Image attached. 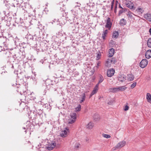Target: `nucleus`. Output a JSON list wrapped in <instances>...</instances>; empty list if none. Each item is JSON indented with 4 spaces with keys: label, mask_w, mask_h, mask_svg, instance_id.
Here are the masks:
<instances>
[{
    "label": "nucleus",
    "mask_w": 151,
    "mask_h": 151,
    "mask_svg": "<svg viewBox=\"0 0 151 151\" xmlns=\"http://www.w3.org/2000/svg\"><path fill=\"white\" fill-rule=\"evenodd\" d=\"M147 64V60L146 59H143L140 63L139 66L141 68H144L146 66Z\"/></svg>",
    "instance_id": "6e6552de"
},
{
    "label": "nucleus",
    "mask_w": 151,
    "mask_h": 151,
    "mask_svg": "<svg viewBox=\"0 0 151 151\" xmlns=\"http://www.w3.org/2000/svg\"><path fill=\"white\" fill-rule=\"evenodd\" d=\"M144 17L147 20L149 21H151V14H146L145 15Z\"/></svg>",
    "instance_id": "2eb2a0df"
},
{
    "label": "nucleus",
    "mask_w": 151,
    "mask_h": 151,
    "mask_svg": "<svg viewBox=\"0 0 151 151\" xmlns=\"http://www.w3.org/2000/svg\"><path fill=\"white\" fill-rule=\"evenodd\" d=\"M108 31L107 29H106L105 31H104L103 32H105L106 33V34H107V33H108Z\"/></svg>",
    "instance_id": "49530a36"
},
{
    "label": "nucleus",
    "mask_w": 151,
    "mask_h": 151,
    "mask_svg": "<svg viewBox=\"0 0 151 151\" xmlns=\"http://www.w3.org/2000/svg\"><path fill=\"white\" fill-rule=\"evenodd\" d=\"M101 64V62L100 61H98L97 63V65L96 66L97 68H99V67L100 66Z\"/></svg>",
    "instance_id": "e433bc0d"
},
{
    "label": "nucleus",
    "mask_w": 151,
    "mask_h": 151,
    "mask_svg": "<svg viewBox=\"0 0 151 151\" xmlns=\"http://www.w3.org/2000/svg\"><path fill=\"white\" fill-rule=\"evenodd\" d=\"M12 68H13V67H14V66H12Z\"/></svg>",
    "instance_id": "052dcab7"
},
{
    "label": "nucleus",
    "mask_w": 151,
    "mask_h": 151,
    "mask_svg": "<svg viewBox=\"0 0 151 151\" xmlns=\"http://www.w3.org/2000/svg\"><path fill=\"white\" fill-rule=\"evenodd\" d=\"M119 8H121L122 9H123V8L119 4Z\"/></svg>",
    "instance_id": "3c124183"
},
{
    "label": "nucleus",
    "mask_w": 151,
    "mask_h": 151,
    "mask_svg": "<svg viewBox=\"0 0 151 151\" xmlns=\"http://www.w3.org/2000/svg\"><path fill=\"white\" fill-rule=\"evenodd\" d=\"M6 37H4L3 36H1L0 37V43L3 44L4 47H5L6 49H7V45L6 44ZM5 49V48L4 49Z\"/></svg>",
    "instance_id": "39448f33"
},
{
    "label": "nucleus",
    "mask_w": 151,
    "mask_h": 151,
    "mask_svg": "<svg viewBox=\"0 0 151 151\" xmlns=\"http://www.w3.org/2000/svg\"><path fill=\"white\" fill-rule=\"evenodd\" d=\"M134 78L133 75L131 74L128 75L127 79L129 81H132L133 80Z\"/></svg>",
    "instance_id": "dca6fc26"
},
{
    "label": "nucleus",
    "mask_w": 151,
    "mask_h": 151,
    "mask_svg": "<svg viewBox=\"0 0 151 151\" xmlns=\"http://www.w3.org/2000/svg\"><path fill=\"white\" fill-rule=\"evenodd\" d=\"M84 101V100H82L81 99H80V103H81L83 102Z\"/></svg>",
    "instance_id": "09e8293b"
},
{
    "label": "nucleus",
    "mask_w": 151,
    "mask_h": 151,
    "mask_svg": "<svg viewBox=\"0 0 151 151\" xmlns=\"http://www.w3.org/2000/svg\"><path fill=\"white\" fill-rule=\"evenodd\" d=\"M126 21L124 19H122L120 20V24L121 25H124L126 24Z\"/></svg>",
    "instance_id": "4be33fe9"
},
{
    "label": "nucleus",
    "mask_w": 151,
    "mask_h": 151,
    "mask_svg": "<svg viewBox=\"0 0 151 151\" xmlns=\"http://www.w3.org/2000/svg\"><path fill=\"white\" fill-rule=\"evenodd\" d=\"M93 126V123L92 122H90L87 125V128L88 129H92Z\"/></svg>",
    "instance_id": "412c9836"
},
{
    "label": "nucleus",
    "mask_w": 151,
    "mask_h": 151,
    "mask_svg": "<svg viewBox=\"0 0 151 151\" xmlns=\"http://www.w3.org/2000/svg\"><path fill=\"white\" fill-rule=\"evenodd\" d=\"M23 129H24V130H25L26 128L25 127H23Z\"/></svg>",
    "instance_id": "4d7b16f0"
},
{
    "label": "nucleus",
    "mask_w": 151,
    "mask_h": 151,
    "mask_svg": "<svg viewBox=\"0 0 151 151\" xmlns=\"http://www.w3.org/2000/svg\"><path fill=\"white\" fill-rule=\"evenodd\" d=\"M119 91H123L125 90L127 88V87L125 86H119L118 87Z\"/></svg>",
    "instance_id": "aec40b11"
},
{
    "label": "nucleus",
    "mask_w": 151,
    "mask_h": 151,
    "mask_svg": "<svg viewBox=\"0 0 151 151\" xmlns=\"http://www.w3.org/2000/svg\"><path fill=\"white\" fill-rule=\"evenodd\" d=\"M81 109V106L79 104L77 107L75 108V110L76 111H80Z\"/></svg>",
    "instance_id": "a878e982"
},
{
    "label": "nucleus",
    "mask_w": 151,
    "mask_h": 151,
    "mask_svg": "<svg viewBox=\"0 0 151 151\" xmlns=\"http://www.w3.org/2000/svg\"><path fill=\"white\" fill-rule=\"evenodd\" d=\"M116 9H115L114 12L116 13Z\"/></svg>",
    "instance_id": "6e6d98bb"
},
{
    "label": "nucleus",
    "mask_w": 151,
    "mask_h": 151,
    "mask_svg": "<svg viewBox=\"0 0 151 151\" xmlns=\"http://www.w3.org/2000/svg\"><path fill=\"white\" fill-rule=\"evenodd\" d=\"M127 11V9H122L120 10L119 12V14L120 15L122 14L124 12H125Z\"/></svg>",
    "instance_id": "cd10ccee"
},
{
    "label": "nucleus",
    "mask_w": 151,
    "mask_h": 151,
    "mask_svg": "<svg viewBox=\"0 0 151 151\" xmlns=\"http://www.w3.org/2000/svg\"><path fill=\"white\" fill-rule=\"evenodd\" d=\"M149 31L150 33V35H151V28L150 29Z\"/></svg>",
    "instance_id": "603ef678"
},
{
    "label": "nucleus",
    "mask_w": 151,
    "mask_h": 151,
    "mask_svg": "<svg viewBox=\"0 0 151 151\" xmlns=\"http://www.w3.org/2000/svg\"><path fill=\"white\" fill-rule=\"evenodd\" d=\"M137 84L136 82H134L131 85L130 87L131 88H133L136 86Z\"/></svg>",
    "instance_id": "c9c22d12"
},
{
    "label": "nucleus",
    "mask_w": 151,
    "mask_h": 151,
    "mask_svg": "<svg viewBox=\"0 0 151 151\" xmlns=\"http://www.w3.org/2000/svg\"><path fill=\"white\" fill-rule=\"evenodd\" d=\"M101 56V54L100 52L98 53L96 56V60H99Z\"/></svg>",
    "instance_id": "473e14b6"
},
{
    "label": "nucleus",
    "mask_w": 151,
    "mask_h": 151,
    "mask_svg": "<svg viewBox=\"0 0 151 151\" xmlns=\"http://www.w3.org/2000/svg\"><path fill=\"white\" fill-rule=\"evenodd\" d=\"M13 58H14L15 60L16 59H19V58H21V56L20 55V53L19 52L17 53L16 54H15L13 56Z\"/></svg>",
    "instance_id": "a211bd4d"
},
{
    "label": "nucleus",
    "mask_w": 151,
    "mask_h": 151,
    "mask_svg": "<svg viewBox=\"0 0 151 151\" xmlns=\"http://www.w3.org/2000/svg\"><path fill=\"white\" fill-rule=\"evenodd\" d=\"M115 70L114 69L112 68L108 70L107 71V75L108 77H111L114 74Z\"/></svg>",
    "instance_id": "1a4fd4ad"
},
{
    "label": "nucleus",
    "mask_w": 151,
    "mask_h": 151,
    "mask_svg": "<svg viewBox=\"0 0 151 151\" xmlns=\"http://www.w3.org/2000/svg\"><path fill=\"white\" fill-rule=\"evenodd\" d=\"M126 144V142L124 141L119 142L115 147H113L112 149L113 150H114L116 149L121 148L124 146Z\"/></svg>",
    "instance_id": "f03ea898"
},
{
    "label": "nucleus",
    "mask_w": 151,
    "mask_h": 151,
    "mask_svg": "<svg viewBox=\"0 0 151 151\" xmlns=\"http://www.w3.org/2000/svg\"><path fill=\"white\" fill-rule=\"evenodd\" d=\"M145 57L147 59H149L151 57V50H148L146 52Z\"/></svg>",
    "instance_id": "4468645a"
},
{
    "label": "nucleus",
    "mask_w": 151,
    "mask_h": 151,
    "mask_svg": "<svg viewBox=\"0 0 151 151\" xmlns=\"http://www.w3.org/2000/svg\"><path fill=\"white\" fill-rule=\"evenodd\" d=\"M99 83H100L103 81L104 78L101 75H99Z\"/></svg>",
    "instance_id": "393cba45"
},
{
    "label": "nucleus",
    "mask_w": 151,
    "mask_h": 151,
    "mask_svg": "<svg viewBox=\"0 0 151 151\" xmlns=\"http://www.w3.org/2000/svg\"><path fill=\"white\" fill-rule=\"evenodd\" d=\"M66 130H64L62 131V132L60 134V136L63 137H65L67 136V131L68 130V129L67 128L66 129Z\"/></svg>",
    "instance_id": "ddd939ff"
},
{
    "label": "nucleus",
    "mask_w": 151,
    "mask_h": 151,
    "mask_svg": "<svg viewBox=\"0 0 151 151\" xmlns=\"http://www.w3.org/2000/svg\"><path fill=\"white\" fill-rule=\"evenodd\" d=\"M134 14L133 13H132L131 12H128V14H127V16L128 17H130L131 18H133V15Z\"/></svg>",
    "instance_id": "c756f323"
},
{
    "label": "nucleus",
    "mask_w": 151,
    "mask_h": 151,
    "mask_svg": "<svg viewBox=\"0 0 151 151\" xmlns=\"http://www.w3.org/2000/svg\"><path fill=\"white\" fill-rule=\"evenodd\" d=\"M102 136L106 138H110L111 137V136L110 135L104 134H102Z\"/></svg>",
    "instance_id": "2f4dec72"
},
{
    "label": "nucleus",
    "mask_w": 151,
    "mask_h": 151,
    "mask_svg": "<svg viewBox=\"0 0 151 151\" xmlns=\"http://www.w3.org/2000/svg\"><path fill=\"white\" fill-rule=\"evenodd\" d=\"M107 34H106L105 33L103 32V33L102 34V37L103 39L104 40L105 39V37L106 36Z\"/></svg>",
    "instance_id": "4c0bfd02"
},
{
    "label": "nucleus",
    "mask_w": 151,
    "mask_h": 151,
    "mask_svg": "<svg viewBox=\"0 0 151 151\" xmlns=\"http://www.w3.org/2000/svg\"><path fill=\"white\" fill-rule=\"evenodd\" d=\"M0 52H1V50H0Z\"/></svg>",
    "instance_id": "680f3d73"
},
{
    "label": "nucleus",
    "mask_w": 151,
    "mask_h": 151,
    "mask_svg": "<svg viewBox=\"0 0 151 151\" xmlns=\"http://www.w3.org/2000/svg\"><path fill=\"white\" fill-rule=\"evenodd\" d=\"M99 83L96 84L95 86V87L94 88H97V89H98V87L99 86Z\"/></svg>",
    "instance_id": "37998d69"
},
{
    "label": "nucleus",
    "mask_w": 151,
    "mask_h": 151,
    "mask_svg": "<svg viewBox=\"0 0 151 151\" xmlns=\"http://www.w3.org/2000/svg\"><path fill=\"white\" fill-rule=\"evenodd\" d=\"M98 91V89H97V88H94V89L92 92L90 94V96H92L94 94H95Z\"/></svg>",
    "instance_id": "b1692460"
},
{
    "label": "nucleus",
    "mask_w": 151,
    "mask_h": 151,
    "mask_svg": "<svg viewBox=\"0 0 151 151\" xmlns=\"http://www.w3.org/2000/svg\"><path fill=\"white\" fill-rule=\"evenodd\" d=\"M146 98L147 101L151 104V95L149 93H147L146 95Z\"/></svg>",
    "instance_id": "f3484780"
},
{
    "label": "nucleus",
    "mask_w": 151,
    "mask_h": 151,
    "mask_svg": "<svg viewBox=\"0 0 151 151\" xmlns=\"http://www.w3.org/2000/svg\"><path fill=\"white\" fill-rule=\"evenodd\" d=\"M112 104V102L111 101H109L108 103V104L109 105H111Z\"/></svg>",
    "instance_id": "de8ad7c7"
},
{
    "label": "nucleus",
    "mask_w": 151,
    "mask_h": 151,
    "mask_svg": "<svg viewBox=\"0 0 151 151\" xmlns=\"http://www.w3.org/2000/svg\"><path fill=\"white\" fill-rule=\"evenodd\" d=\"M108 56L109 58H111L113 56L114 54V49L113 48H111L109 50Z\"/></svg>",
    "instance_id": "f8f14e48"
},
{
    "label": "nucleus",
    "mask_w": 151,
    "mask_h": 151,
    "mask_svg": "<svg viewBox=\"0 0 151 151\" xmlns=\"http://www.w3.org/2000/svg\"><path fill=\"white\" fill-rule=\"evenodd\" d=\"M28 5V4L27 3H26V4L24 3L23 4V5H22L20 6V8H21L22 10H25V8H26V6Z\"/></svg>",
    "instance_id": "5701e85b"
},
{
    "label": "nucleus",
    "mask_w": 151,
    "mask_h": 151,
    "mask_svg": "<svg viewBox=\"0 0 151 151\" xmlns=\"http://www.w3.org/2000/svg\"><path fill=\"white\" fill-rule=\"evenodd\" d=\"M126 80V77L124 75H120L118 77V80L120 81L121 82L125 81Z\"/></svg>",
    "instance_id": "9b49d317"
},
{
    "label": "nucleus",
    "mask_w": 151,
    "mask_h": 151,
    "mask_svg": "<svg viewBox=\"0 0 151 151\" xmlns=\"http://www.w3.org/2000/svg\"><path fill=\"white\" fill-rule=\"evenodd\" d=\"M77 4H78V5H78L77 6H79L80 5H81L80 4V3H78V2H77Z\"/></svg>",
    "instance_id": "5fc2aeb1"
},
{
    "label": "nucleus",
    "mask_w": 151,
    "mask_h": 151,
    "mask_svg": "<svg viewBox=\"0 0 151 151\" xmlns=\"http://www.w3.org/2000/svg\"><path fill=\"white\" fill-rule=\"evenodd\" d=\"M110 43L111 44L112 43V44L113 45V44H114L115 43V42H114L113 40H111L110 41Z\"/></svg>",
    "instance_id": "a18cd8bd"
},
{
    "label": "nucleus",
    "mask_w": 151,
    "mask_h": 151,
    "mask_svg": "<svg viewBox=\"0 0 151 151\" xmlns=\"http://www.w3.org/2000/svg\"><path fill=\"white\" fill-rule=\"evenodd\" d=\"M4 53H5L6 54L7 53L10 54V52L8 50H7L6 51L4 52Z\"/></svg>",
    "instance_id": "c03bdc74"
},
{
    "label": "nucleus",
    "mask_w": 151,
    "mask_h": 151,
    "mask_svg": "<svg viewBox=\"0 0 151 151\" xmlns=\"http://www.w3.org/2000/svg\"><path fill=\"white\" fill-rule=\"evenodd\" d=\"M138 11H139L141 13H142L143 12V10L141 8H139L138 9Z\"/></svg>",
    "instance_id": "79ce46f5"
},
{
    "label": "nucleus",
    "mask_w": 151,
    "mask_h": 151,
    "mask_svg": "<svg viewBox=\"0 0 151 151\" xmlns=\"http://www.w3.org/2000/svg\"><path fill=\"white\" fill-rule=\"evenodd\" d=\"M81 99L85 101V99H86V95H85V93H82V94H81Z\"/></svg>",
    "instance_id": "7c9ffc66"
},
{
    "label": "nucleus",
    "mask_w": 151,
    "mask_h": 151,
    "mask_svg": "<svg viewBox=\"0 0 151 151\" xmlns=\"http://www.w3.org/2000/svg\"><path fill=\"white\" fill-rule=\"evenodd\" d=\"M129 109V106L127 105H126L125 106V108L124 109V110L125 111L128 110Z\"/></svg>",
    "instance_id": "ea45409f"
},
{
    "label": "nucleus",
    "mask_w": 151,
    "mask_h": 151,
    "mask_svg": "<svg viewBox=\"0 0 151 151\" xmlns=\"http://www.w3.org/2000/svg\"><path fill=\"white\" fill-rule=\"evenodd\" d=\"M116 62L115 59L112 58L108 59L106 62L105 65L107 67H110L112 64H115Z\"/></svg>",
    "instance_id": "f257e3e1"
},
{
    "label": "nucleus",
    "mask_w": 151,
    "mask_h": 151,
    "mask_svg": "<svg viewBox=\"0 0 151 151\" xmlns=\"http://www.w3.org/2000/svg\"><path fill=\"white\" fill-rule=\"evenodd\" d=\"M114 2V0H113L111 3V9H113Z\"/></svg>",
    "instance_id": "58836bf2"
},
{
    "label": "nucleus",
    "mask_w": 151,
    "mask_h": 151,
    "mask_svg": "<svg viewBox=\"0 0 151 151\" xmlns=\"http://www.w3.org/2000/svg\"><path fill=\"white\" fill-rule=\"evenodd\" d=\"M55 146V143H52V144H49L46 147V149L48 150H51Z\"/></svg>",
    "instance_id": "9d476101"
},
{
    "label": "nucleus",
    "mask_w": 151,
    "mask_h": 151,
    "mask_svg": "<svg viewBox=\"0 0 151 151\" xmlns=\"http://www.w3.org/2000/svg\"><path fill=\"white\" fill-rule=\"evenodd\" d=\"M2 33L1 32H0V37H1V36H2Z\"/></svg>",
    "instance_id": "864d4df0"
},
{
    "label": "nucleus",
    "mask_w": 151,
    "mask_h": 151,
    "mask_svg": "<svg viewBox=\"0 0 151 151\" xmlns=\"http://www.w3.org/2000/svg\"><path fill=\"white\" fill-rule=\"evenodd\" d=\"M80 145L78 143H76L75 145V147L76 149H78L80 147Z\"/></svg>",
    "instance_id": "f704fd0d"
},
{
    "label": "nucleus",
    "mask_w": 151,
    "mask_h": 151,
    "mask_svg": "<svg viewBox=\"0 0 151 151\" xmlns=\"http://www.w3.org/2000/svg\"><path fill=\"white\" fill-rule=\"evenodd\" d=\"M125 4L127 7L133 10H134L135 8L134 6L133 2L130 1H128L125 3Z\"/></svg>",
    "instance_id": "423d86ee"
},
{
    "label": "nucleus",
    "mask_w": 151,
    "mask_h": 151,
    "mask_svg": "<svg viewBox=\"0 0 151 151\" xmlns=\"http://www.w3.org/2000/svg\"><path fill=\"white\" fill-rule=\"evenodd\" d=\"M117 8V3H116V5L115 6V9H116Z\"/></svg>",
    "instance_id": "8fccbe9b"
},
{
    "label": "nucleus",
    "mask_w": 151,
    "mask_h": 151,
    "mask_svg": "<svg viewBox=\"0 0 151 151\" xmlns=\"http://www.w3.org/2000/svg\"><path fill=\"white\" fill-rule=\"evenodd\" d=\"M93 119H94L95 121H98L100 119V118L99 116L98 115H95L93 116Z\"/></svg>",
    "instance_id": "bb28decb"
},
{
    "label": "nucleus",
    "mask_w": 151,
    "mask_h": 151,
    "mask_svg": "<svg viewBox=\"0 0 151 151\" xmlns=\"http://www.w3.org/2000/svg\"><path fill=\"white\" fill-rule=\"evenodd\" d=\"M25 132L26 133L27 132H26V130H25Z\"/></svg>",
    "instance_id": "bf43d9fd"
},
{
    "label": "nucleus",
    "mask_w": 151,
    "mask_h": 151,
    "mask_svg": "<svg viewBox=\"0 0 151 151\" xmlns=\"http://www.w3.org/2000/svg\"><path fill=\"white\" fill-rule=\"evenodd\" d=\"M70 119L68 121V123L72 124L74 123L76 119V114L75 113H72L70 115Z\"/></svg>",
    "instance_id": "7ed1b4c3"
},
{
    "label": "nucleus",
    "mask_w": 151,
    "mask_h": 151,
    "mask_svg": "<svg viewBox=\"0 0 151 151\" xmlns=\"http://www.w3.org/2000/svg\"><path fill=\"white\" fill-rule=\"evenodd\" d=\"M119 36V33L117 31H115L113 33L112 37L115 38H117Z\"/></svg>",
    "instance_id": "6ab92c4d"
},
{
    "label": "nucleus",
    "mask_w": 151,
    "mask_h": 151,
    "mask_svg": "<svg viewBox=\"0 0 151 151\" xmlns=\"http://www.w3.org/2000/svg\"><path fill=\"white\" fill-rule=\"evenodd\" d=\"M112 24V23L111 22L110 18L108 17L106 22L105 27L108 28L109 29H110L111 27Z\"/></svg>",
    "instance_id": "0eeeda50"
},
{
    "label": "nucleus",
    "mask_w": 151,
    "mask_h": 151,
    "mask_svg": "<svg viewBox=\"0 0 151 151\" xmlns=\"http://www.w3.org/2000/svg\"><path fill=\"white\" fill-rule=\"evenodd\" d=\"M119 92L118 87L114 88V93Z\"/></svg>",
    "instance_id": "a19ab883"
},
{
    "label": "nucleus",
    "mask_w": 151,
    "mask_h": 151,
    "mask_svg": "<svg viewBox=\"0 0 151 151\" xmlns=\"http://www.w3.org/2000/svg\"><path fill=\"white\" fill-rule=\"evenodd\" d=\"M53 81L50 79H47L45 82V83L46 85L47 88L48 89H50V88L52 87L53 85Z\"/></svg>",
    "instance_id": "20e7f679"
},
{
    "label": "nucleus",
    "mask_w": 151,
    "mask_h": 151,
    "mask_svg": "<svg viewBox=\"0 0 151 151\" xmlns=\"http://www.w3.org/2000/svg\"><path fill=\"white\" fill-rule=\"evenodd\" d=\"M147 44L148 46L151 48V38L149 39L147 41Z\"/></svg>",
    "instance_id": "c85d7f7f"
},
{
    "label": "nucleus",
    "mask_w": 151,
    "mask_h": 151,
    "mask_svg": "<svg viewBox=\"0 0 151 151\" xmlns=\"http://www.w3.org/2000/svg\"><path fill=\"white\" fill-rule=\"evenodd\" d=\"M5 73V72H3L1 73V74H3V73Z\"/></svg>",
    "instance_id": "13d9d810"
},
{
    "label": "nucleus",
    "mask_w": 151,
    "mask_h": 151,
    "mask_svg": "<svg viewBox=\"0 0 151 151\" xmlns=\"http://www.w3.org/2000/svg\"><path fill=\"white\" fill-rule=\"evenodd\" d=\"M108 90L109 92L114 93V88H111Z\"/></svg>",
    "instance_id": "72a5a7b5"
}]
</instances>
